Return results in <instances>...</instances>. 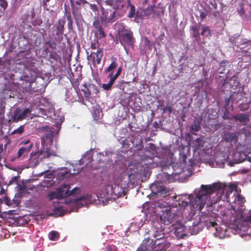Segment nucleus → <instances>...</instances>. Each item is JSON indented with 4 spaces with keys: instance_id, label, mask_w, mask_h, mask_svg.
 I'll use <instances>...</instances> for the list:
<instances>
[{
    "instance_id": "f257e3e1",
    "label": "nucleus",
    "mask_w": 251,
    "mask_h": 251,
    "mask_svg": "<svg viewBox=\"0 0 251 251\" xmlns=\"http://www.w3.org/2000/svg\"><path fill=\"white\" fill-rule=\"evenodd\" d=\"M220 186L217 184H214L212 186L202 185L196 193L195 197L192 194L188 196L187 194H182L176 197V206L178 205L181 209L190 205L192 210L201 211L206 204L209 196L218 189Z\"/></svg>"
},
{
    "instance_id": "f03ea898",
    "label": "nucleus",
    "mask_w": 251,
    "mask_h": 251,
    "mask_svg": "<svg viewBox=\"0 0 251 251\" xmlns=\"http://www.w3.org/2000/svg\"><path fill=\"white\" fill-rule=\"evenodd\" d=\"M234 200L231 208L236 214L234 223L237 228L251 236V210L247 211L243 207L245 198L240 194H234Z\"/></svg>"
},
{
    "instance_id": "7ed1b4c3",
    "label": "nucleus",
    "mask_w": 251,
    "mask_h": 251,
    "mask_svg": "<svg viewBox=\"0 0 251 251\" xmlns=\"http://www.w3.org/2000/svg\"><path fill=\"white\" fill-rule=\"evenodd\" d=\"M70 185L63 184L59 188H57L55 191L51 192L48 194V197L50 200L56 199L55 201L52 202L54 205V212H61L62 211V207L59 205L58 200L62 198L68 197L69 196H75L79 192V190L77 187H75L71 191L70 190Z\"/></svg>"
},
{
    "instance_id": "20e7f679",
    "label": "nucleus",
    "mask_w": 251,
    "mask_h": 251,
    "mask_svg": "<svg viewBox=\"0 0 251 251\" xmlns=\"http://www.w3.org/2000/svg\"><path fill=\"white\" fill-rule=\"evenodd\" d=\"M47 139L49 140L50 144L48 146L45 145L46 140L44 138H41L42 149L37 152L30 153V163L31 165L36 166L43 159L49 158L50 156H56V151L52 149V138L46 135Z\"/></svg>"
},
{
    "instance_id": "39448f33",
    "label": "nucleus",
    "mask_w": 251,
    "mask_h": 251,
    "mask_svg": "<svg viewBox=\"0 0 251 251\" xmlns=\"http://www.w3.org/2000/svg\"><path fill=\"white\" fill-rule=\"evenodd\" d=\"M23 81L22 83L24 85L25 83V89L30 93H35V95H40L44 93L45 90L46 85L43 83V79L39 77L37 78L35 76H29L25 75L22 77Z\"/></svg>"
},
{
    "instance_id": "423d86ee",
    "label": "nucleus",
    "mask_w": 251,
    "mask_h": 251,
    "mask_svg": "<svg viewBox=\"0 0 251 251\" xmlns=\"http://www.w3.org/2000/svg\"><path fill=\"white\" fill-rule=\"evenodd\" d=\"M100 20L102 24H112L118 19L117 12L112 8H101Z\"/></svg>"
},
{
    "instance_id": "0eeeda50",
    "label": "nucleus",
    "mask_w": 251,
    "mask_h": 251,
    "mask_svg": "<svg viewBox=\"0 0 251 251\" xmlns=\"http://www.w3.org/2000/svg\"><path fill=\"white\" fill-rule=\"evenodd\" d=\"M171 244L167 238H157L152 240L150 244L151 251H166L170 247Z\"/></svg>"
},
{
    "instance_id": "6e6552de",
    "label": "nucleus",
    "mask_w": 251,
    "mask_h": 251,
    "mask_svg": "<svg viewBox=\"0 0 251 251\" xmlns=\"http://www.w3.org/2000/svg\"><path fill=\"white\" fill-rule=\"evenodd\" d=\"M119 35V40L121 45L126 48L127 46L133 47L134 45V38L133 32L130 29H125Z\"/></svg>"
},
{
    "instance_id": "1a4fd4ad",
    "label": "nucleus",
    "mask_w": 251,
    "mask_h": 251,
    "mask_svg": "<svg viewBox=\"0 0 251 251\" xmlns=\"http://www.w3.org/2000/svg\"><path fill=\"white\" fill-rule=\"evenodd\" d=\"M105 3L112 8L118 11L125 12L127 8V0H105Z\"/></svg>"
},
{
    "instance_id": "9d476101",
    "label": "nucleus",
    "mask_w": 251,
    "mask_h": 251,
    "mask_svg": "<svg viewBox=\"0 0 251 251\" xmlns=\"http://www.w3.org/2000/svg\"><path fill=\"white\" fill-rule=\"evenodd\" d=\"M65 23L64 20L59 19L56 24L53 26V31L55 32V36H57V37L54 38V40L58 43H60L63 40Z\"/></svg>"
},
{
    "instance_id": "9b49d317",
    "label": "nucleus",
    "mask_w": 251,
    "mask_h": 251,
    "mask_svg": "<svg viewBox=\"0 0 251 251\" xmlns=\"http://www.w3.org/2000/svg\"><path fill=\"white\" fill-rule=\"evenodd\" d=\"M105 190L107 194L111 196H115L119 198L125 195L124 191L118 184L108 185L107 186Z\"/></svg>"
},
{
    "instance_id": "f8f14e48",
    "label": "nucleus",
    "mask_w": 251,
    "mask_h": 251,
    "mask_svg": "<svg viewBox=\"0 0 251 251\" xmlns=\"http://www.w3.org/2000/svg\"><path fill=\"white\" fill-rule=\"evenodd\" d=\"M103 57V49H99L96 52H92L90 54L87 55V59L91 60L94 66L99 65L101 63Z\"/></svg>"
},
{
    "instance_id": "ddd939ff",
    "label": "nucleus",
    "mask_w": 251,
    "mask_h": 251,
    "mask_svg": "<svg viewBox=\"0 0 251 251\" xmlns=\"http://www.w3.org/2000/svg\"><path fill=\"white\" fill-rule=\"evenodd\" d=\"M164 227L158 222H154L153 224V236L155 239L157 238H167L165 237L164 233Z\"/></svg>"
},
{
    "instance_id": "4468645a",
    "label": "nucleus",
    "mask_w": 251,
    "mask_h": 251,
    "mask_svg": "<svg viewBox=\"0 0 251 251\" xmlns=\"http://www.w3.org/2000/svg\"><path fill=\"white\" fill-rule=\"evenodd\" d=\"M84 88L81 89V91L84 94V96L86 99H89L91 94V90L93 89L95 94H98L99 92V90L97 86L95 84H89L87 86L85 83L83 84Z\"/></svg>"
},
{
    "instance_id": "2eb2a0df",
    "label": "nucleus",
    "mask_w": 251,
    "mask_h": 251,
    "mask_svg": "<svg viewBox=\"0 0 251 251\" xmlns=\"http://www.w3.org/2000/svg\"><path fill=\"white\" fill-rule=\"evenodd\" d=\"M32 147L33 144H30L28 146L21 147L18 151L17 156L12 158L11 161H14L17 159L20 158L22 156H24V157H25L28 154Z\"/></svg>"
},
{
    "instance_id": "dca6fc26",
    "label": "nucleus",
    "mask_w": 251,
    "mask_h": 251,
    "mask_svg": "<svg viewBox=\"0 0 251 251\" xmlns=\"http://www.w3.org/2000/svg\"><path fill=\"white\" fill-rule=\"evenodd\" d=\"M29 112V109L28 108L25 109L24 111L21 113L20 112V110H16L12 117L13 122H17L19 121H22V120L25 119Z\"/></svg>"
},
{
    "instance_id": "f3484780",
    "label": "nucleus",
    "mask_w": 251,
    "mask_h": 251,
    "mask_svg": "<svg viewBox=\"0 0 251 251\" xmlns=\"http://www.w3.org/2000/svg\"><path fill=\"white\" fill-rule=\"evenodd\" d=\"M71 5L72 8V13L74 19L75 20L76 23L78 22V19L79 17H81V15L76 14L75 10L73 9L75 4L80 5L81 4L88 3L86 0H70Z\"/></svg>"
},
{
    "instance_id": "a211bd4d",
    "label": "nucleus",
    "mask_w": 251,
    "mask_h": 251,
    "mask_svg": "<svg viewBox=\"0 0 251 251\" xmlns=\"http://www.w3.org/2000/svg\"><path fill=\"white\" fill-rule=\"evenodd\" d=\"M234 119L236 121H239L240 123H245L250 120L249 114L239 113L233 116Z\"/></svg>"
},
{
    "instance_id": "6ab92c4d",
    "label": "nucleus",
    "mask_w": 251,
    "mask_h": 251,
    "mask_svg": "<svg viewBox=\"0 0 251 251\" xmlns=\"http://www.w3.org/2000/svg\"><path fill=\"white\" fill-rule=\"evenodd\" d=\"M93 151L91 149L90 151H87L86 154H85L79 160L80 164L87 165L93 160V156L90 154V151Z\"/></svg>"
},
{
    "instance_id": "aec40b11",
    "label": "nucleus",
    "mask_w": 251,
    "mask_h": 251,
    "mask_svg": "<svg viewBox=\"0 0 251 251\" xmlns=\"http://www.w3.org/2000/svg\"><path fill=\"white\" fill-rule=\"evenodd\" d=\"M112 62L110 65L104 70L105 74L108 73V74L111 72L113 73L114 69H116L118 67V63L117 62V58L115 57L111 58Z\"/></svg>"
},
{
    "instance_id": "412c9836",
    "label": "nucleus",
    "mask_w": 251,
    "mask_h": 251,
    "mask_svg": "<svg viewBox=\"0 0 251 251\" xmlns=\"http://www.w3.org/2000/svg\"><path fill=\"white\" fill-rule=\"evenodd\" d=\"M225 139L228 142H235L238 140V136L235 133L227 132L225 135Z\"/></svg>"
},
{
    "instance_id": "4be33fe9",
    "label": "nucleus",
    "mask_w": 251,
    "mask_h": 251,
    "mask_svg": "<svg viewBox=\"0 0 251 251\" xmlns=\"http://www.w3.org/2000/svg\"><path fill=\"white\" fill-rule=\"evenodd\" d=\"M149 238H145L143 240V243L137 248L136 251H151L150 247H149L148 248L147 245V243L149 242Z\"/></svg>"
},
{
    "instance_id": "5701e85b",
    "label": "nucleus",
    "mask_w": 251,
    "mask_h": 251,
    "mask_svg": "<svg viewBox=\"0 0 251 251\" xmlns=\"http://www.w3.org/2000/svg\"><path fill=\"white\" fill-rule=\"evenodd\" d=\"M195 151H197L203 146V140L200 138H197L193 143Z\"/></svg>"
},
{
    "instance_id": "b1692460",
    "label": "nucleus",
    "mask_w": 251,
    "mask_h": 251,
    "mask_svg": "<svg viewBox=\"0 0 251 251\" xmlns=\"http://www.w3.org/2000/svg\"><path fill=\"white\" fill-rule=\"evenodd\" d=\"M127 7H129V11L128 15V17L130 18H133L135 14V8L134 6L130 2V0H127Z\"/></svg>"
},
{
    "instance_id": "393cba45",
    "label": "nucleus",
    "mask_w": 251,
    "mask_h": 251,
    "mask_svg": "<svg viewBox=\"0 0 251 251\" xmlns=\"http://www.w3.org/2000/svg\"><path fill=\"white\" fill-rule=\"evenodd\" d=\"M201 128V124L199 122L194 121L191 125L190 130L192 134H195L193 132L199 131Z\"/></svg>"
},
{
    "instance_id": "a878e982",
    "label": "nucleus",
    "mask_w": 251,
    "mask_h": 251,
    "mask_svg": "<svg viewBox=\"0 0 251 251\" xmlns=\"http://www.w3.org/2000/svg\"><path fill=\"white\" fill-rule=\"evenodd\" d=\"M95 34L96 35V37H97V39L98 38L101 39L103 38L106 37V34L104 33V31L103 30V29L102 27L100 28L99 29H96L95 31Z\"/></svg>"
},
{
    "instance_id": "bb28decb",
    "label": "nucleus",
    "mask_w": 251,
    "mask_h": 251,
    "mask_svg": "<svg viewBox=\"0 0 251 251\" xmlns=\"http://www.w3.org/2000/svg\"><path fill=\"white\" fill-rule=\"evenodd\" d=\"M110 78V81L107 84L103 83L102 85V87L105 90H109L111 89V87L112 85L113 84L114 82H115V80L112 77H109Z\"/></svg>"
},
{
    "instance_id": "cd10ccee",
    "label": "nucleus",
    "mask_w": 251,
    "mask_h": 251,
    "mask_svg": "<svg viewBox=\"0 0 251 251\" xmlns=\"http://www.w3.org/2000/svg\"><path fill=\"white\" fill-rule=\"evenodd\" d=\"M191 29L193 31V36L195 38H198L200 37L199 29L200 26L198 25H194L191 27Z\"/></svg>"
},
{
    "instance_id": "c85d7f7f",
    "label": "nucleus",
    "mask_w": 251,
    "mask_h": 251,
    "mask_svg": "<svg viewBox=\"0 0 251 251\" xmlns=\"http://www.w3.org/2000/svg\"><path fill=\"white\" fill-rule=\"evenodd\" d=\"M201 34L202 36H208L211 35V31L207 26H203L201 28Z\"/></svg>"
},
{
    "instance_id": "c756f323",
    "label": "nucleus",
    "mask_w": 251,
    "mask_h": 251,
    "mask_svg": "<svg viewBox=\"0 0 251 251\" xmlns=\"http://www.w3.org/2000/svg\"><path fill=\"white\" fill-rule=\"evenodd\" d=\"M122 66H120L118 68L117 72L114 75H113V73L111 72L108 75V77H112L115 80H116L117 78V77L120 75L122 72Z\"/></svg>"
},
{
    "instance_id": "7c9ffc66",
    "label": "nucleus",
    "mask_w": 251,
    "mask_h": 251,
    "mask_svg": "<svg viewBox=\"0 0 251 251\" xmlns=\"http://www.w3.org/2000/svg\"><path fill=\"white\" fill-rule=\"evenodd\" d=\"M30 23L33 26H37L40 25L42 24L43 21L40 17H37L31 20Z\"/></svg>"
},
{
    "instance_id": "2f4dec72",
    "label": "nucleus",
    "mask_w": 251,
    "mask_h": 251,
    "mask_svg": "<svg viewBox=\"0 0 251 251\" xmlns=\"http://www.w3.org/2000/svg\"><path fill=\"white\" fill-rule=\"evenodd\" d=\"M229 84L232 87H236L239 85V81L237 79V77L235 76H233L230 78Z\"/></svg>"
},
{
    "instance_id": "473e14b6",
    "label": "nucleus",
    "mask_w": 251,
    "mask_h": 251,
    "mask_svg": "<svg viewBox=\"0 0 251 251\" xmlns=\"http://www.w3.org/2000/svg\"><path fill=\"white\" fill-rule=\"evenodd\" d=\"M236 42L237 44H239L238 45H245L247 44H251V41L247 39H242L240 38H238L236 40Z\"/></svg>"
},
{
    "instance_id": "72a5a7b5",
    "label": "nucleus",
    "mask_w": 251,
    "mask_h": 251,
    "mask_svg": "<svg viewBox=\"0 0 251 251\" xmlns=\"http://www.w3.org/2000/svg\"><path fill=\"white\" fill-rule=\"evenodd\" d=\"M167 192L166 188L164 186H161L158 188L156 193L157 195L162 196L166 195Z\"/></svg>"
},
{
    "instance_id": "f704fd0d",
    "label": "nucleus",
    "mask_w": 251,
    "mask_h": 251,
    "mask_svg": "<svg viewBox=\"0 0 251 251\" xmlns=\"http://www.w3.org/2000/svg\"><path fill=\"white\" fill-rule=\"evenodd\" d=\"M59 236V233L56 231H52L49 233L50 239L52 241L55 240Z\"/></svg>"
},
{
    "instance_id": "c9c22d12",
    "label": "nucleus",
    "mask_w": 251,
    "mask_h": 251,
    "mask_svg": "<svg viewBox=\"0 0 251 251\" xmlns=\"http://www.w3.org/2000/svg\"><path fill=\"white\" fill-rule=\"evenodd\" d=\"M100 111L99 109H96L94 111L93 117L95 120H98L102 117Z\"/></svg>"
},
{
    "instance_id": "e433bc0d",
    "label": "nucleus",
    "mask_w": 251,
    "mask_h": 251,
    "mask_svg": "<svg viewBox=\"0 0 251 251\" xmlns=\"http://www.w3.org/2000/svg\"><path fill=\"white\" fill-rule=\"evenodd\" d=\"M239 108L241 111H245L249 109L250 104L248 103H242L239 105Z\"/></svg>"
},
{
    "instance_id": "4c0bfd02",
    "label": "nucleus",
    "mask_w": 251,
    "mask_h": 251,
    "mask_svg": "<svg viewBox=\"0 0 251 251\" xmlns=\"http://www.w3.org/2000/svg\"><path fill=\"white\" fill-rule=\"evenodd\" d=\"M105 251H118V249L114 245H108L105 248Z\"/></svg>"
},
{
    "instance_id": "58836bf2",
    "label": "nucleus",
    "mask_w": 251,
    "mask_h": 251,
    "mask_svg": "<svg viewBox=\"0 0 251 251\" xmlns=\"http://www.w3.org/2000/svg\"><path fill=\"white\" fill-rule=\"evenodd\" d=\"M93 26L95 28V30L102 27L101 24L98 19L93 22Z\"/></svg>"
},
{
    "instance_id": "ea45409f",
    "label": "nucleus",
    "mask_w": 251,
    "mask_h": 251,
    "mask_svg": "<svg viewBox=\"0 0 251 251\" xmlns=\"http://www.w3.org/2000/svg\"><path fill=\"white\" fill-rule=\"evenodd\" d=\"M100 47V44L98 41V39H97L96 41H95L94 42L91 43L90 47L92 50H96L98 49L99 50Z\"/></svg>"
},
{
    "instance_id": "a19ab883",
    "label": "nucleus",
    "mask_w": 251,
    "mask_h": 251,
    "mask_svg": "<svg viewBox=\"0 0 251 251\" xmlns=\"http://www.w3.org/2000/svg\"><path fill=\"white\" fill-rule=\"evenodd\" d=\"M89 5L90 8L92 10L93 12H95V14L97 15L98 13V7L95 4L88 3Z\"/></svg>"
},
{
    "instance_id": "79ce46f5",
    "label": "nucleus",
    "mask_w": 251,
    "mask_h": 251,
    "mask_svg": "<svg viewBox=\"0 0 251 251\" xmlns=\"http://www.w3.org/2000/svg\"><path fill=\"white\" fill-rule=\"evenodd\" d=\"M24 126L22 125V126H19L17 129H15L13 131V133L14 134L18 133L19 134H21L24 132Z\"/></svg>"
},
{
    "instance_id": "37998d69",
    "label": "nucleus",
    "mask_w": 251,
    "mask_h": 251,
    "mask_svg": "<svg viewBox=\"0 0 251 251\" xmlns=\"http://www.w3.org/2000/svg\"><path fill=\"white\" fill-rule=\"evenodd\" d=\"M153 9L152 7H148L144 11L145 15L146 16H148L150 15L151 13L153 12Z\"/></svg>"
},
{
    "instance_id": "c03bdc74",
    "label": "nucleus",
    "mask_w": 251,
    "mask_h": 251,
    "mask_svg": "<svg viewBox=\"0 0 251 251\" xmlns=\"http://www.w3.org/2000/svg\"><path fill=\"white\" fill-rule=\"evenodd\" d=\"M239 156H242L241 158H240L238 159L237 163H241L244 162L245 160H247V157L245 154L242 153L239 154Z\"/></svg>"
},
{
    "instance_id": "a18cd8bd",
    "label": "nucleus",
    "mask_w": 251,
    "mask_h": 251,
    "mask_svg": "<svg viewBox=\"0 0 251 251\" xmlns=\"http://www.w3.org/2000/svg\"><path fill=\"white\" fill-rule=\"evenodd\" d=\"M35 16H36V14H35L34 8H32L31 10L30 15L29 14H27L26 15L27 19L28 18V17H30L31 20H33V19L35 18Z\"/></svg>"
},
{
    "instance_id": "49530a36",
    "label": "nucleus",
    "mask_w": 251,
    "mask_h": 251,
    "mask_svg": "<svg viewBox=\"0 0 251 251\" xmlns=\"http://www.w3.org/2000/svg\"><path fill=\"white\" fill-rule=\"evenodd\" d=\"M18 189L20 191H24L25 189H26V184H25L24 183H22V184H19L18 185Z\"/></svg>"
},
{
    "instance_id": "de8ad7c7",
    "label": "nucleus",
    "mask_w": 251,
    "mask_h": 251,
    "mask_svg": "<svg viewBox=\"0 0 251 251\" xmlns=\"http://www.w3.org/2000/svg\"><path fill=\"white\" fill-rule=\"evenodd\" d=\"M0 5L5 9L7 7V2L5 0H0Z\"/></svg>"
},
{
    "instance_id": "09e8293b",
    "label": "nucleus",
    "mask_w": 251,
    "mask_h": 251,
    "mask_svg": "<svg viewBox=\"0 0 251 251\" xmlns=\"http://www.w3.org/2000/svg\"><path fill=\"white\" fill-rule=\"evenodd\" d=\"M73 20L72 21H68L67 26H68V29H69V30L70 31H73Z\"/></svg>"
},
{
    "instance_id": "8fccbe9b",
    "label": "nucleus",
    "mask_w": 251,
    "mask_h": 251,
    "mask_svg": "<svg viewBox=\"0 0 251 251\" xmlns=\"http://www.w3.org/2000/svg\"><path fill=\"white\" fill-rule=\"evenodd\" d=\"M144 43L146 47H148L149 48H151V44L150 41L148 39V38H145Z\"/></svg>"
},
{
    "instance_id": "3c124183",
    "label": "nucleus",
    "mask_w": 251,
    "mask_h": 251,
    "mask_svg": "<svg viewBox=\"0 0 251 251\" xmlns=\"http://www.w3.org/2000/svg\"><path fill=\"white\" fill-rule=\"evenodd\" d=\"M163 112L168 111L170 113L172 112V108L169 105L166 106L163 108Z\"/></svg>"
},
{
    "instance_id": "603ef678",
    "label": "nucleus",
    "mask_w": 251,
    "mask_h": 251,
    "mask_svg": "<svg viewBox=\"0 0 251 251\" xmlns=\"http://www.w3.org/2000/svg\"><path fill=\"white\" fill-rule=\"evenodd\" d=\"M207 16V14L204 12H201L200 18L201 20H203Z\"/></svg>"
},
{
    "instance_id": "864d4df0",
    "label": "nucleus",
    "mask_w": 251,
    "mask_h": 251,
    "mask_svg": "<svg viewBox=\"0 0 251 251\" xmlns=\"http://www.w3.org/2000/svg\"><path fill=\"white\" fill-rule=\"evenodd\" d=\"M207 225L208 227H214L216 225H217V223L215 221L209 222Z\"/></svg>"
},
{
    "instance_id": "5fc2aeb1",
    "label": "nucleus",
    "mask_w": 251,
    "mask_h": 251,
    "mask_svg": "<svg viewBox=\"0 0 251 251\" xmlns=\"http://www.w3.org/2000/svg\"><path fill=\"white\" fill-rule=\"evenodd\" d=\"M21 144L24 145L28 146L30 144H32L30 142L29 140H23L21 142Z\"/></svg>"
},
{
    "instance_id": "6e6d98bb",
    "label": "nucleus",
    "mask_w": 251,
    "mask_h": 251,
    "mask_svg": "<svg viewBox=\"0 0 251 251\" xmlns=\"http://www.w3.org/2000/svg\"><path fill=\"white\" fill-rule=\"evenodd\" d=\"M4 202L7 205H10V200H9V199L7 197H4Z\"/></svg>"
},
{
    "instance_id": "4d7b16f0",
    "label": "nucleus",
    "mask_w": 251,
    "mask_h": 251,
    "mask_svg": "<svg viewBox=\"0 0 251 251\" xmlns=\"http://www.w3.org/2000/svg\"><path fill=\"white\" fill-rule=\"evenodd\" d=\"M66 19H67L68 21H72L73 20L70 13L66 14Z\"/></svg>"
},
{
    "instance_id": "13d9d810",
    "label": "nucleus",
    "mask_w": 251,
    "mask_h": 251,
    "mask_svg": "<svg viewBox=\"0 0 251 251\" xmlns=\"http://www.w3.org/2000/svg\"><path fill=\"white\" fill-rule=\"evenodd\" d=\"M46 44L49 46L50 48L53 49V43L51 41H49L46 42Z\"/></svg>"
},
{
    "instance_id": "bf43d9fd",
    "label": "nucleus",
    "mask_w": 251,
    "mask_h": 251,
    "mask_svg": "<svg viewBox=\"0 0 251 251\" xmlns=\"http://www.w3.org/2000/svg\"><path fill=\"white\" fill-rule=\"evenodd\" d=\"M17 181V177L16 176H14L12 178V179L9 181V183L12 184L14 181Z\"/></svg>"
},
{
    "instance_id": "052dcab7",
    "label": "nucleus",
    "mask_w": 251,
    "mask_h": 251,
    "mask_svg": "<svg viewBox=\"0 0 251 251\" xmlns=\"http://www.w3.org/2000/svg\"><path fill=\"white\" fill-rule=\"evenodd\" d=\"M35 188V187L34 186H29L28 185H27L26 184V189L27 190H33Z\"/></svg>"
},
{
    "instance_id": "680f3d73",
    "label": "nucleus",
    "mask_w": 251,
    "mask_h": 251,
    "mask_svg": "<svg viewBox=\"0 0 251 251\" xmlns=\"http://www.w3.org/2000/svg\"><path fill=\"white\" fill-rule=\"evenodd\" d=\"M240 15H242V14H244V7H242L238 11Z\"/></svg>"
},
{
    "instance_id": "e2e57ef3",
    "label": "nucleus",
    "mask_w": 251,
    "mask_h": 251,
    "mask_svg": "<svg viewBox=\"0 0 251 251\" xmlns=\"http://www.w3.org/2000/svg\"><path fill=\"white\" fill-rule=\"evenodd\" d=\"M249 171V169H243L242 170V172L243 173H247Z\"/></svg>"
},
{
    "instance_id": "0e129e2a",
    "label": "nucleus",
    "mask_w": 251,
    "mask_h": 251,
    "mask_svg": "<svg viewBox=\"0 0 251 251\" xmlns=\"http://www.w3.org/2000/svg\"><path fill=\"white\" fill-rule=\"evenodd\" d=\"M43 6L45 8H46V7H47V2L43 1Z\"/></svg>"
},
{
    "instance_id": "69168bd1",
    "label": "nucleus",
    "mask_w": 251,
    "mask_h": 251,
    "mask_svg": "<svg viewBox=\"0 0 251 251\" xmlns=\"http://www.w3.org/2000/svg\"><path fill=\"white\" fill-rule=\"evenodd\" d=\"M247 52V51H246V50L242 51V52H241V54H242V55H245L246 54Z\"/></svg>"
},
{
    "instance_id": "338daca9",
    "label": "nucleus",
    "mask_w": 251,
    "mask_h": 251,
    "mask_svg": "<svg viewBox=\"0 0 251 251\" xmlns=\"http://www.w3.org/2000/svg\"><path fill=\"white\" fill-rule=\"evenodd\" d=\"M4 190L3 189H2L0 191V194H2V193H4Z\"/></svg>"
},
{
    "instance_id": "774afa93",
    "label": "nucleus",
    "mask_w": 251,
    "mask_h": 251,
    "mask_svg": "<svg viewBox=\"0 0 251 251\" xmlns=\"http://www.w3.org/2000/svg\"><path fill=\"white\" fill-rule=\"evenodd\" d=\"M50 0H44L43 1L44 2H48L50 1Z\"/></svg>"
}]
</instances>
